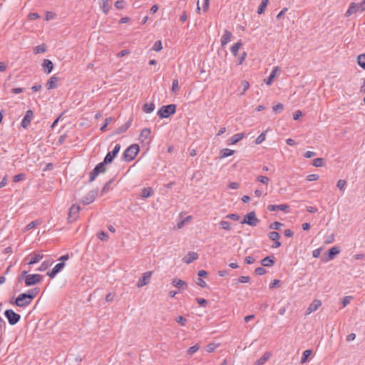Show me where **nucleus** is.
<instances>
[{"mask_svg":"<svg viewBox=\"0 0 365 365\" xmlns=\"http://www.w3.org/2000/svg\"><path fill=\"white\" fill-rule=\"evenodd\" d=\"M200 349V346L198 344H195L191 347H190L187 350V352L190 355L193 354L196 351H197Z\"/></svg>","mask_w":365,"mask_h":365,"instance_id":"53","label":"nucleus"},{"mask_svg":"<svg viewBox=\"0 0 365 365\" xmlns=\"http://www.w3.org/2000/svg\"><path fill=\"white\" fill-rule=\"evenodd\" d=\"M65 267L64 262H60L55 265V267L52 269L51 271L47 272V275L53 278L55 276L59 273Z\"/></svg>","mask_w":365,"mask_h":365,"instance_id":"15","label":"nucleus"},{"mask_svg":"<svg viewBox=\"0 0 365 365\" xmlns=\"http://www.w3.org/2000/svg\"><path fill=\"white\" fill-rule=\"evenodd\" d=\"M176 322L181 324L182 326H185L186 324V319L182 316H179L176 318Z\"/></svg>","mask_w":365,"mask_h":365,"instance_id":"61","label":"nucleus"},{"mask_svg":"<svg viewBox=\"0 0 365 365\" xmlns=\"http://www.w3.org/2000/svg\"><path fill=\"white\" fill-rule=\"evenodd\" d=\"M288 209H289V206L286 204H282V205H269L267 206V210L270 212H274L277 210H282L284 212H287Z\"/></svg>","mask_w":365,"mask_h":365,"instance_id":"21","label":"nucleus"},{"mask_svg":"<svg viewBox=\"0 0 365 365\" xmlns=\"http://www.w3.org/2000/svg\"><path fill=\"white\" fill-rule=\"evenodd\" d=\"M280 71H281L280 67H279V66L274 67L270 76L268 77V78L267 80H264L266 84L268 86H270L272 83L275 77L277 76V73L279 72H280Z\"/></svg>","mask_w":365,"mask_h":365,"instance_id":"19","label":"nucleus"},{"mask_svg":"<svg viewBox=\"0 0 365 365\" xmlns=\"http://www.w3.org/2000/svg\"><path fill=\"white\" fill-rule=\"evenodd\" d=\"M241 88H242V91L240 93L241 95H245L246 91L249 89L250 88V83L247 81H242L241 82Z\"/></svg>","mask_w":365,"mask_h":365,"instance_id":"39","label":"nucleus"},{"mask_svg":"<svg viewBox=\"0 0 365 365\" xmlns=\"http://www.w3.org/2000/svg\"><path fill=\"white\" fill-rule=\"evenodd\" d=\"M163 48L162 43L160 41H157L153 47V49L155 51H160Z\"/></svg>","mask_w":365,"mask_h":365,"instance_id":"54","label":"nucleus"},{"mask_svg":"<svg viewBox=\"0 0 365 365\" xmlns=\"http://www.w3.org/2000/svg\"><path fill=\"white\" fill-rule=\"evenodd\" d=\"M33 118H34L33 111L31 110H27L24 118L22 120L21 126L24 128H27L29 126Z\"/></svg>","mask_w":365,"mask_h":365,"instance_id":"13","label":"nucleus"},{"mask_svg":"<svg viewBox=\"0 0 365 365\" xmlns=\"http://www.w3.org/2000/svg\"><path fill=\"white\" fill-rule=\"evenodd\" d=\"M255 273L258 275H263L266 273V270L263 267H257L255 269Z\"/></svg>","mask_w":365,"mask_h":365,"instance_id":"64","label":"nucleus"},{"mask_svg":"<svg viewBox=\"0 0 365 365\" xmlns=\"http://www.w3.org/2000/svg\"><path fill=\"white\" fill-rule=\"evenodd\" d=\"M172 284L178 288H181L182 286L186 285V282L180 279L175 278L172 280Z\"/></svg>","mask_w":365,"mask_h":365,"instance_id":"36","label":"nucleus"},{"mask_svg":"<svg viewBox=\"0 0 365 365\" xmlns=\"http://www.w3.org/2000/svg\"><path fill=\"white\" fill-rule=\"evenodd\" d=\"M267 4H268V0H262V2L257 9V14H262L264 11V10L267 6Z\"/></svg>","mask_w":365,"mask_h":365,"instance_id":"38","label":"nucleus"},{"mask_svg":"<svg viewBox=\"0 0 365 365\" xmlns=\"http://www.w3.org/2000/svg\"><path fill=\"white\" fill-rule=\"evenodd\" d=\"M312 354V351L309 349L305 350L303 352L302 357L301 359V363L304 364L307 361L308 357Z\"/></svg>","mask_w":365,"mask_h":365,"instance_id":"43","label":"nucleus"},{"mask_svg":"<svg viewBox=\"0 0 365 365\" xmlns=\"http://www.w3.org/2000/svg\"><path fill=\"white\" fill-rule=\"evenodd\" d=\"M271 354L268 352L263 354L256 362L255 365H263L269 358Z\"/></svg>","mask_w":365,"mask_h":365,"instance_id":"29","label":"nucleus"},{"mask_svg":"<svg viewBox=\"0 0 365 365\" xmlns=\"http://www.w3.org/2000/svg\"><path fill=\"white\" fill-rule=\"evenodd\" d=\"M247 57V53L243 51L239 56H237V64L242 65L245 61Z\"/></svg>","mask_w":365,"mask_h":365,"instance_id":"42","label":"nucleus"},{"mask_svg":"<svg viewBox=\"0 0 365 365\" xmlns=\"http://www.w3.org/2000/svg\"><path fill=\"white\" fill-rule=\"evenodd\" d=\"M46 51V47L45 44H41L39 46H37L34 48V53H43Z\"/></svg>","mask_w":365,"mask_h":365,"instance_id":"40","label":"nucleus"},{"mask_svg":"<svg viewBox=\"0 0 365 365\" xmlns=\"http://www.w3.org/2000/svg\"><path fill=\"white\" fill-rule=\"evenodd\" d=\"M282 225V223L279 222H274L269 225V228L273 230H279Z\"/></svg>","mask_w":365,"mask_h":365,"instance_id":"55","label":"nucleus"},{"mask_svg":"<svg viewBox=\"0 0 365 365\" xmlns=\"http://www.w3.org/2000/svg\"><path fill=\"white\" fill-rule=\"evenodd\" d=\"M41 280V276L37 274H31L26 276L25 284L26 286L34 285Z\"/></svg>","mask_w":365,"mask_h":365,"instance_id":"10","label":"nucleus"},{"mask_svg":"<svg viewBox=\"0 0 365 365\" xmlns=\"http://www.w3.org/2000/svg\"><path fill=\"white\" fill-rule=\"evenodd\" d=\"M56 16V14L52 11H47L46 13V20L49 21L53 19Z\"/></svg>","mask_w":365,"mask_h":365,"instance_id":"58","label":"nucleus"},{"mask_svg":"<svg viewBox=\"0 0 365 365\" xmlns=\"http://www.w3.org/2000/svg\"><path fill=\"white\" fill-rule=\"evenodd\" d=\"M245 137V133H237L229 138L227 141V145H234L238 143Z\"/></svg>","mask_w":365,"mask_h":365,"instance_id":"22","label":"nucleus"},{"mask_svg":"<svg viewBox=\"0 0 365 365\" xmlns=\"http://www.w3.org/2000/svg\"><path fill=\"white\" fill-rule=\"evenodd\" d=\"M139 145L138 144H132L124 152L123 157L125 160L131 161L139 153Z\"/></svg>","mask_w":365,"mask_h":365,"instance_id":"2","label":"nucleus"},{"mask_svg":"<svg viewBox=\"0 0 365 365\" xmlns=\"http://www.w3.org/2000/svg\"><path fill=\"white\" fill-rule=\"evenodd\" d=\"M322 305V302L319 299H314L312 302L309 305L306 314H310L311 313L315 312L319 309V307Z\"/></svg>","mask_w":365,"mask_h":365,"instance_id":"17","label":"nucleus"},{"mask_svg":"<svg viewBox=\"0 0 365 365\" xmlns=\"http://www.w3.org/2000/svg\"><path fill=\"white\" fill-rule=\"evenodd\" d=\"M179 89H180V87H179V84H178V81L177 79L173 80V83H172L171 91L173 93H176L179 91Z\"/></svg>","mask_w":365,"mask_h":365,"instance_id":"50","label":"nucleus"},{"mask_svg":"<svg viewBox=\"0 0 365 365\" xmlns=\"http://www.w3.org/2000/svg\"><path fill=\"white\" fill-rule=\"evenodd\" d=\"M98 237L103 241H106L108 238V235L105 232H101L98 234Z\"/></svg>","mask_w":365,"mask_h":365,"instance_id":"56","label":"nucleus"},{"mask_svg":"<svg viewBox=\"0 0 365 365\" xmlns=\"http://www.w3.org/2000/svg\"><path fill=\"white\" fill-rule=\"evenodd\" d=\"M340 250L337 247H333L329 250V259H332L336 255L339 253Z\"/></svg>","mask_w":365,"mask_h":365,"instance_id":"35","label":"nucleus"},{"mask_svg":"<svg viewBox=\"0 0 365 365\" xmlns=\"http://www.w3.org/2000/svg\"><path fill=\"white\" fill-rule=\"evenodd\" d=\"M235 151L233 150H230L228 148L222 149L220 152V157L221 158H225L229 156H231L234 154Z\"/></svg>","mask_w":365,"mask_h":365,"instance_id":"30","label":"nucleus"},{"mask_svg":"<svg viewBox=\"0 0 365 365\" xmlns=\"http://www.w3.org/2000/svg\"><path fill=\"white\" fill-rule=\"evenodd\" d=\"M151 138V130L150 128H143L138 137V140L144 145H148Z\"/></svg>","mask_w":365,"mask_h":365,"instance_id":"5","label":"nucleus"},{"mask_svg":"<svg viewBox=\"0 0 365 365\" xmlns=\"http://www.w3.org/2000/svg\"><path fill=\"white\" fill-rule=\"evenodd\" d=\"M110 0H98L100 8L105 14H107L110 9Z\"/></svg>","mask_w":365,"mask_h":365,"instance_id":"20","label":"nucleus"},{"mask_svg":"<svg viewBox=\"0 0 365 365\" xmlns=\"http://www.w3.org/2000/svg\"><path fill=\"white\" fill-rule=\"evenodd\" d=\"M255 181L267 186L269 185L270 179L267 176L257 175L255 178Z\"/></svg>","mask_w":365,"mask_h":365,"instance_id":"28","label":"nucleus"},{"mask_svg":"<svg viewBox=\"0 0 365 365\" xmlns=\"http://www.w3.org/2000/svg\"><path fill=\"white\" fill-rule=\"evenodd\" d=\"M51 265V262L48 261H44L41 263L40 267L37 269L38 271L43 272L47 269Z\"/></svg>","mask_w":365,"mask_h":365,"instance_id":"41","label":"nucleus"},{"mask_svg":"<svg viewBox=\"0 0 365 365\" xmlns=\"http://www.w3.org/2000/svg\"><path fill=\"white\" fill-rule=\"evenodd\" d=\"M125 2L123 0H119L115 3V7L117 9H123L125 8Z\"/></svg>","mask_w":365,"mask_h":365,"instance_id":"52","label":"nucleus"},{"mask_svg":"<svg viewBox=\"0 0 365 365\" xmlns=\"http://www.w3.org/2000/svg\"><path fill=\"white\" fill-rule=\"evenodd\" d=\"M273 111L275 113H280L284 110V106L282 103H277L272 107Z\"/></svg>","mask_w":365,"mask_h":365,"instance_id":"51","label":"nucleus"},{"mask_svg":"<svg viewBox=\"0 0 365 365\" xmlns=\"http://www.w3.org/2000/svg\"><path fill=\"white\" fill-rule=\"evenodd\" d=\"M346 185V181L345 180L340 179L336 182V187L340 190H344V187Z\"/></svg>","mask_w":365,"mask_h":365,"instance_id":"47","label":"nucleus"},{"mask_svg":"<svg viewBox=\"0 0 365 365\" xmlns=\"http://www.w3.org/2000/svg\"><path fill=\"white\" fill-rule=\"evenodd\" d=\"M218 346H219V344H214V343L210 344L206 346L205 350L207 352L211 353V352L215 351L217 349V348L218 347Z\"/></svg>","mask_w":365,"mask_h":365,"instance_id":"46","label":"nucleus"},{"mask_svg":"<svg viewBox=\"0 0 365 365\" xmlns=\"http://www.w3.org/2000/svg\"><path fill=\"white\" fill-rule=\"evenodd\" d=\"M41 222L40 220H35L30 223H29L26 227H25V231H29L38 225H40Z\"/></svg>","mask_w":365,"mask_h":365,"instance_id":"37","label":"nucleus"},{"mask_svg":"<svg viewBox=\"0 0 365 365\" xmlns=\"http://www.w3.org/2000/svg\"><path fill=\"white\" fill-rule=\"evenodd\" d=\"M259 222V220L257 217L254 211L250 212L244 216L242 224H246L252 227H255Z\"/></svg>","mask_w":365,"mask_h":365,"instance_id":"4","label":"nucleus"},{"mask_svg":"<svg viewBox=\"0 0 365 365\" xmlns=\"http://www.w3.org/2000/svg\"><path fill=\"white\" fill-rule=\"evenodd\" d=\"M232 34L230 31L225 30L223 32V34L222 35V37L220 39V43H221L222 47H225L228 43H230L232 40Z\"/></svg>","mask_w":365,"mask_h":365,"instance_id":"16","label":"nucleus"},{"mask_svg":"<svg viewBox=\"0 0 365 365\" xmlns=\"http://www.w3.org/2000/svg\"><path fill=\"white\" fill-rule=\"evenodd\" d=\"M81 210V207L79 205H73L68 212V220L71 222H73L76 220L78 217V214L79 213Z\"/></svg>","mask_w":365,"mask_h":365,"instance_id":"12","label":"nucleus"},{"mask_svg":"<svg viewBox=\"0 0 365 365\" xmlns=\"http://www.w3.org/2000/svg\"><path fill=\"white\" fill-rule=\"evenodd\" d=\"M351 299H352L351 296L345 297L342 301L343 307H346L347 304H349L350 303V302L351 301Z\"/></svg>","mask_w":365,"mask_h":365,"instance_id":"59","label":"nucleus"},{"mask_svg":"<svg viewBox=\"0 0 365 365\" xmlns=\"http://www.w3.org/2000/svg\"><path fill=\"white\" fill-rule=\"evenodd\" d=\"M43 253L41 252H37L31 253L29 255L27 256L25 260L27 261L28 264L31 265L38 263L43 259Z\"/></svg>","mask_w":365,"mask_h":365,"instance_id":"7","label":"nucleus"},{"mask_svg":"<svg viewBox=\"0 0 365 365\" xmlns=\"http://www.w3.org/2000/svg\"><path fill=\"white\" fill-rule=\"evenodd\" d=\"M155 109V105L153 103H145L143 107V110L146 113H152Z\"/></svg>","mask_w":365,"mask_h":365,"instance_id":"34","label":"nucleus"},{"mask_svg":"<svg viewBox=\"0 0 365 365\" xmlns=\"http://www.w3.org/2000/svg\"><path fill=\"white\" fill-rule=\"evenodd\" d=\"M152 274H153V272H151V271L144 272L142 274L141 278L138 280V282L137 283V287L138 288H140V287H143L147 285L150 282V279L151 278Z\"/></svg>","mask_w":365,"mask_h":365,"instance_id":"11","label":"nucleus"},{"mask_svg":"<svg viewBox=\"0 0 365 365\" xmlns=\"http://www.w3.org/2000/svg\"><path fill=\"white\" fill-rule=\"evenodd\" d=\"M5 317L7 318L9 323L11 325L16 324L20 320V315L15 313L11 309L6 310Z\"/></svg>","mask_w":365,"mask_h":365,"instance_id":"8","label":"nucleus"},{"mask_svg":"<svg viewBox=\"0 0 365 365\" xmlns=\"http://www.w3.org/2000/svg\"><path fill=\"white\" fill-rule=\"evenodd\" d=\"M40 18V16L37 13H30L28 15V19L29 20H35Z\"/></svg>","mask_w":365,"mask_h":365,"instance_id":"62","label":"nucleus"},{"mask_svg":"<svg viewBox=\"0 0 365 365\" xmlns=\"http://www.w3.org/2000/svg\"><path fill=\"white\" fill-rule=\"evenodd\" d=\"M35 295L31 294H21L16 299L15 304L20 307H26L31 304L32 299L34 298Z\"/></svg>","mask_w":365,"mask_h":365,"instance_id":"1","label":"nucleus"},{"mask_svg":"<svg viewBox=\"0 0 365 365\" xmlns=\"http://www.w3.org/2000/svg\"><path fill=\"white\" fill-rule=\"evenodd\" d=\"M319 179V175L317 174H310L307 176V180L308 181H315Z\"/></svg>","mask_w":365,"mask_h":365,"instance_id":"57","label":"nucleus"},{"mask_svg":"<svg viewBox=\"0 0 365 365\" xmlns=\"http://www.w3.org/2000/svg\"><path fill=\"white\" fill-rule=\"evenodd\" d=\"M242 43L241 41H239L236 43H235L230 48V51L232 52V53L235 56V57H237L238 56V52H239V50L240 49V48L242 47Z\"/></svg>","mask_w":365,"mask_h":365,"instance_id":"24","label":"nucleus"},{"mask_svg":"<svg viewBox=\"0 0 365 365\" xmlns=\"http://www.w3.org/2000/svg\"><path fill=\"white\" fill-rule=\"evenodd\" d=\"M266 139V132L262 133L255 140V144H261Z\"/></svg>","mask_w":365,"mask_h":365,"instance_id":"44","label":"nucleus"},{"mask_svg":"<svg viewBox=\"0 0 365 365\" xmlns=\"http://www.w3.org/2000/svg\"><path fill=\"white\" fill-rule=\"evenodd\" d=\"M220 227L225 230L230 231L232 230V224L226 220H221L219 222Z\"/></svg>","mask_w":365,"mask_h":365,"instance_id":"33","label":"nucleus"},{"mask_svg":"<svg viewBox=\"0 0 365 365\" xmlns=\"http://www.w3.org/2000/svg\"><path fill=\"white\" fill-rule=\"evenodd\" d=\"M239 186H240V185L238 182H232L229 183L228 188L232 189V190H236L239 187Z\"/></svg>","mask_w":365,"mask_h":365,"instance_id":"63","label":"nucleus"},{"mask_svg":"<svg viewBox=\"0 0 365 365\" xmlns=\"http://www.w3.org/2000/svg\"><path fill=\"white\" fill-rule=\"evenodd\" d=\"M106 163L104 162L98 163L95 168L93 170V171L90 174V181H93L96 177L101 174L106 172Z\"/></svg>","mask_w":365,"mask_h":365,"instance_id":"6","label":"nucleus"},{"mask_svg":"<svg viewBox=\"0 0 365 365\" xmlns=\"http://www.w3.org/2000/svg\"><path fill=\"white\" fill-rule=\"evenodd\" d=\"M359 11V6L356 3H351L349 9L346 11L345 16L349 17L356 11Z\"/></svg>","mask_w":365,"mask_h":365,"instance_id":"23","label":"nucleus"},{"mask_svg":"<svg viewBox=\"0 0 365 365\" xmlns=\"http://www.w3.org/2000/svg\"><path fill=\"white\" fill-rule=\"evenodd\" d=\"M198 259V254L195 252H188L187 254L183 257L182 261L185 264H190L193 261Z\"/></svg>","mask_w":365,"mask_h":365,"instance_id":"14","label":"nucleus"},{"mask_svg":"<svg viewBox=\"0 0 365 365\" xmlns=\"http://www.w3.org/2000/svg\"><path fill=\"white\" fill-rule=\"evenodd\" d=\"M175 110L176 106L175 104H170L161 107L158 111V115L161 118H168L175 113Z\"/></svg>","mask_w":365,"mask_h":365,"instance_id":"3","label":"nucleus"},{"mask_svg":"<svg viewBox=\"0 0 365 365\" xmlns=\"http://www.w3.org/2000/svg\"><path fill=\"white\" fill-rule=\"evenodd\" d=\"M130 122L126 123L123 126L119 128L115 133L116 134H120L121 133L126 131L128 129V128L130 127Z\"/></svg>","mask_w":365,"mask_h":365,"instance_id":"45","label":"nucleus"},{"mask_svg":"<svg viewBox=\"0 0 365 365\" xmlns=\"http://www.w3.org/2000/svg\"><path fill=\"white\" fill-rule=\"evenodd\" d=\"M358 65L364 70H365V53L360 54L356 58Z\"/></svg>","mask_w":365,"mask_h":365,"instance_id":"32","label":"nucleus"},{"mask_svg":"<svg viewBox=\"0 0 365 365\" xmlns=\"http://www.w3.org/2000/svg\"><path fill=\"white\" fill-rule=\"evenodd\" d=\"M261 264L264 267H272L274 264V261L273 257H267L262 259Z\"/></svg>","mask_w":365,"mask_h":365,"instance_id":"31","label":"nucleus"},{"mask_svg":"<svg viewBox=\"0 0 365 365\" xmlns=\"http://www.w3.org/2000/svg\"><path fill=\"white\" fill-rule=\"evenodd\" d=\"M58 78L56 76H52L47 82L46 87L48 90L56 88Z\"/></svg>","mask_w":365,"mask_h":365,"instance_id":"25","label":"nucleus"},{"mask_svg":"<svg viewBox=\"0 0 365 365\" xmlns=\"http://www.w3.org/2000/svg\"><path fill=\"white\" fill-rule=\"evenodd\" d=\"M250 278L248 276H242L238 279L240 283H248Z\"/></svg>","mask_w":365,"mask_h":365,"instance_id":"60","label":"nucleus"},{"mask_svg":"<svg viewBox=\"0 0 365 365\" xmlns=\"http://www.w3.org/2000/svg\"><path fill=\"white\" fill-rule=\"evenodd\" d=\"M269 237L272 241L278 240L280 237L279 234L277 232H271L269 233Z\"/></svg>","mask_w":365,"mask_h":365,"instance_id":"48","label":"nucleus"},{"mask_svg":"<svg viewBox=\"0 0 365 365\" xmlns=\"http://www.w3.org/2000/svg\"><path fill=\"white\" fill-rule=\"evenodd\" d=\"M312 165L315 167H322L324 165V159L321 158H316L313 160Z\"/></svg>","mask_w":365,"mask_h":365,"instance_id":"49","label":"nucleus"},{"mask_svg":"<svg viewBox=\"0 0 365 365\" xmlns=\"http://www.w3.org/2000/svg\"><path fill=\"white\" fill-rule=\"evenodd\" d=\"M120 150V145L119 144H116L113 148V150L109 152L104 158V163L110 164L113 159L116 157L117 154L119 153Z\"/></svg>","mask_w":365,"mask_h":365,"instance_id":"9","label":"nucleus"},{"mask_svg":"<svg viewBox=\"0 0 365 365\" xmlns=\"http://www.w3.org/2000/svg\"><path fill=\"white\" fill-rule=\"evenodd\" d=\"M43 67L45 69V71L47 72V73H50L53 68V63L48 59H45L43 62Z\"/></svg>","mask_w":365,"mask_h":365,"instance_id":"27","label":"nucleus"},{"mask_svg":"<svg viewBox=\"0 0 365 365\" xmlns=\"http://www.w3.org/2000/svg\"><path fill=\"white\" fill-rule=\"evenodd\" d=\"M153 195V190L151 187H144L141 191V197L148 198Z\"/></svg>","mask_w":365,"mask_h":365,"instance_id":"26","label":"nucleus"},{"mask_svg":"<svg viewBox=\"0 0 365 365\" xmlns=\"http://www.w3.org/2000/svg\"><path fill=\"white\" fill-rule=\"evenodd\" d=\"M97 195V192L95 190L89 192L82 200V202L85 205H89L94 201Z\"/></svg>","mask_w":365,"mask_h":365,"instance_id":"18","label":"nucleus"}]
</instances>
